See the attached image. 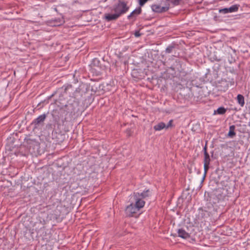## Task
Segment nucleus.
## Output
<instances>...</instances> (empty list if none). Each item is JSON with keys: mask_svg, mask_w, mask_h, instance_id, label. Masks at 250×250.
<instances>
[{"mask_svg": "<svg viewBox=\"0 0 250 250\" xmlns=\"http://www.w3.org/2000/svg\"><path fill=\"white\" fill-rule=\"evenodd\" d=\"M215 194H216V197H217V198L219 200L223 199L224 196H223L220 193H218V191H217V192Z\"/></svg>", "mask_w": 250, "mask_h": 250, "instance_id": "obj_22", "label": "nucleus"}, {"mask_svg": "<svg viewBox=\"0 0 250 250\" xmlns=\"http://www.w3.org/2000/svg\"><path fill=\"white\" fill-rule=\"evenodd\" d=\"M46 118V115L43 114L40 115L38 118L34 119L31 123L34 128H38L40 125H42L43 122Z\"/></svg>", "mask_w": 250, "mask_h": 250, "instance_id": "obj_5", "label": "nucleus"}, {"mask_svg": "<svg viewBox=\"0 0 250 250\" xmlns=\"http://www.w3.org/2000/svg\"><path fill=\"white\" fill-rule=\"evenodd\" d=\"M164 128H166V124L163 122H160L154 126V129L156 131H160Z\"/></svg>", "mask_w": 250, "mask_h": 250, "instance_id": "obj_14", "label": "nucleus"}, {"mask_svg": "<svg viewBox=\"0 0 250 250\" xmlns=\"http://www.w3.org/2000/svg\"><path fill=\"white\" fill-rule=\"evenodd\" d=\"M174 48V46H168L167 48H166V52L167 53H170L172 52L173 49Z\"/></svg>", "mask_w": 250, "mask_h": 250, "instance_id": "obj_21", "label": "nucleus"}, {"mask_svg": "<svg viewBox=\"0 0 250 250\" xmlns=\"http://www.w3.org/2000/svg\"><path fill=\"white\" fill-rule=\"evenodd\" d=\"M142 12V9L141 7H138V8H136L134 10H133L128 16V19H130L132 17L134 16H137L141 14Z\"/></svg>", "mask_w": 250, "mask_h": 250, "instance_id": "obj_13", "label": "nucleus"}, {"mask_svg": "<svg viewBox=\"0 0 250 250\" xmlns=\"http://www.w3.org/2000/svg\"><path fill=\"white\" fill-rule=\"evenodd\" d=\"M100 62L97 59H94L93 60L92 63V69L97 71L98 72L100 73L101 70V67L100 66Z\"/></svg>", "mask_w": 250, "mask_h": 250, "instance_id": "obj_11", "label": "nucleus"}, {"mask_svg": "<svg viewBox=\"0 0 250 250\" xmlns=\"http://www.w3.org/2000/svg\"><path fill=\"white\" fill-rule=\"evenodd\" d=\"M151 7L153 12L158 13L166 12L169 8V6H161L160 5L157 4H152Z\"/></svg>", "mask_w": 250, "mask_h": 250, "instance_id": "obj_6", "label": "nucleus"}, {"mask_svg": "<svg viewBox=\"0 0 250 250\" xmlns=\"http://www.w3.org/2000/svg\"><path fill=\"white\" fill-rule=\"evenodd\" d=\"M239 7V5L234 4L231 6L229 8H224L223 9H221L219 10V12L220 13H222L224 14H227L229 13H233L237 12L238 10Z\"/></svg>", "mask_w": 250, "mask_h": 250, "instance_id": "obj_7", "label": "nucleus"}, {"mask_svg": "<svg viewBox=\"0 0 250 250\" xmlns=\"http://www.w3.org/2000/svg\"><path fill=\"white\" fill-rule=\"evenodd\" d=\"M173 120H170L167 125H166V129H168L169 127H172L174 125H173Z\"/></svg>", "mask_w": 250, "mask_h": 250, "instance_id": "obj_18", "label": "nucleus"}, {"mask_svg": "<svg viewBox=\"0 0 250 250\" xmlns=\"http://www.w3.org/2000/svg\"><path fill=\"white\" fill-rule=\"evenodd\" d=\"M177 232L178 236L183 239H187L190 237L189 234L182 228L179 229Z\"/></svg>", "mask_w": 250, "mask_h": 250, "instance_id": "obj_9", "label": "nucleus"}, {"mask_svg": "<svg viewBox=\"0 0 250 250\" xmlns=\"http://www.w3.org/2000/svg\"><path fill=\"white\" fill-rule=\"evenodd\" d=\"M237 101L241 106L243 107L245 104L244 96L241 94H238L237 96Z\"/></svg>", "mask_w": 250, "mask_h": 250, "instance_id": "obj_15", "label": "nucleus"}, {"mask_svg": "<svg viewBox=\"0 0 250 250\" xmlns=\"http://www.w3.org/2000/svg\"><path fill=\"white\" fill-rule=\"evenodd\" d=\"M167 1L170 2L174 5H178L180 1L181 0H166Z\"/></svg>", "mask_w": 250, "mask_h": 250, "instance_id": "obj_19", "label": "nucleus"}, {"mask_svg": "<svg viewBox=\"0 0 250 250\" xmlns=\"http://www.w3.org/2000/svg\"><path fill=\"white\" fill-rule=\"evenodd\" d=\"M235 126L234 125H231L229 127V132L228 133V136L232 138L236 135V133L235 132Z\"/></svg>", "mask_w": 250, "mask_h": 250, "instance_id": "obj_12", "label": "nucleus"}, {"mask_svg": "<svg viewBox=\"0 0 250 250\" xmlns=\"http://www.w3.org/2000/svg\"><path fill=\"white\" fill-rule=\"evenodd\" d=\"M23 145L27 147L29 151L31 150H34L38 149L39 146V143L35 139H31L29 137H27L24 139Z\"/></svg>", "mask_w": 250, "mask_h": 250, "instance_id": "obj_4", "label": "nucleus"}, {"mask_svg": "<svg viewBox=\"0 0 250 250\" xmlns=\"http://www.w3.org/2000/svg\"><path fill=\"white\" fill-rule=\"evenodd\" d=\"M209 165L208 164H204V173L205 174H206L208 170L209 169Z\"/></svg>", "mask_w": 250, "mask_h": 250, "instance_id": "obj_20", "label": "nucleus"}, {"mask_svg": "<svg viewBox=\"0 0 250 250\" xmlns=\"http://www.w3.org/2000/svg\"><path fill=\"white\" fill-rule=\"evenodd\" d=\"M203 151H204V154H208V152H207V144H206V145L203 148Z\"/></svg>", "mask_w": 250, "mask_h": 250, "instance_id": "obj_25", "label": "nucleus"}, {"mask_svg": "<svg viewBox=\"0 0 250 250\" xmlns=\"http://www.w3.org/2000/svg\"><path fill=\"white\" fill-rule=\"evenodd\" d=\"M151 191L149 189L144 190L142 193L134 192L133 194V198L134 201L139 200V202L142 203V206L144 207L145 205V200H146L151 196Z\"/></svg>", "mask_w": 250, "mask_h": 250, "instance_id": "obj_2", "label": "nucleus"}, {"mask_svg": "<svg viewBox=\"0 0 250 250\" xmlns=\"http://www.w3.org/2000/svg\"><path fill=\"white\" fill-rule=\"evenodd\" d=\"M129 9L125 1H119L114 7V11L120 17L122 15L125 13Z\"/></svg>", "mask_w": 250, "mask_h": 250, "instance_id": "obj_3", "label": "nucleus"}, {"mask_svg": "<svg viewBox=\"0 0 250 250\" xmlns=\"http://www.w3.org/2000/svg\"><path fill=\"white\" fill-rule=\"evenodd\" d=\"M64 22V19L63 17H61L59 18H56L54 20H52L51 21V24L53 26H60Z\"/></svg>", "mask_w": 250, "mask_h": 250, "instance_id": "obj_10", "label": "nucleus"}, {"mask_svg": "<svg viewBox=\"0 0 250 250\" xmlns=\"http://www.w3.org/2000/svg\"><path fill=\"white\" fill-rule=\"evenodd\" d=\"M135 203H131L126 207L125 213L126 216L132 217L134 214H136L144 207L142 206V203L139 200L134 201Z\"/></svg>", "mask_w": 250, "mask_h": 250, "instance_id": "obj_1", "label": "nucleus"}, {"mask_svg": "<svg viewBox=\"0 0 250 250\" xmlns=\"http://www.w3.org/2000/svg\"><path fill=\"white\" fill-rule=\"evenodd\" d=\"M237 126H241V124H239V125H237Z\"/></svg>", "mask_w": 250, "mask_h": 250, "instance_id": "obj_26", "label": "nucleus"}, {"mask_svg": "<svg viewBox=\"0 0 250 250\" xmlns=\"http://www.w3.org/2000/svg\"><path fill=\"white\" fill-rule=\"evenodd\" d=\"M226 109L224 107H220L216 110H214V114H218L220 115L226 113Z\"/></svg>", "mask_w": 250, "mask_h": 250, "instance_id": "obj_16", "label": "nucleus"}, {"mask_svg": "<svg viewBox=\"0 0 250 250\" xmlns=\"http://www.w3.org/2000/svg\"><path fill=\"white\" fill-rule=\"evenodd\" d=\"M134 36L136 37H139L141 36V33L139 31H136L134 33Z\"/></svg>", "mask_w": 250, "mask_h": 250, "instance_id": "obj_24", "label": "nucleus"}, {"mask_svg": "<svg viewBox=\"0 0 250 250\" xmlns=\"http://www.w3.org/2000/svg\"><path fill=\"white\" fill-rule=\"evenodd\" d=\"M210 159L209 154H204V164H210Z\"/></svg>", "mask_w": 250, "mask_h": 250, "instance_id": "obj_17", "label": "nucleus"}, {"mask_svg": "<svg viewBox=\"0 0 250 250\" xmlns=\"http://www.w3.org/2000/svg\"><path fill=\"white\" fill-rule=\"evenodd\" d=\"M119 17H120V16H119V15L117 14V13H116L115 12L114 14L106 13V14H105L104 15V19L107 21H112L116 20Z\"/></svg>", "mask_w": 250, "mask_h": 250, "instance_id": "obj_8", "label": "nucleus"}, {"mask_svg": "<svg viewBox=\"0 0 250 250\" xmlns=\"http://www.w3.org/2000/svg\"><path fill=\"white\" fill-rule=\"evenodd\" d=\"M148 0H139V4L141 6H143Z\"/></svg>", "mask_w": 250, "mask_h": 250, "instance_id": "obj_23", "label": "nucleus"}]
</instances>
